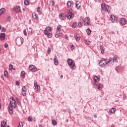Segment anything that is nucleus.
<instances>
[{"label":"nucleus","instance_id":"nucleus-39","mask_svg":"<svg viewBox=\"0 0 127 127\" xmlns=\"http://www.w3.org/2000/svg\"><path fill=\"white\" fill-rule=\"evenodd\" d=\"M4 76L5 77H7V71L6 70L4 71Z\"/></svg>","mask_w":127,"mask_h":127},{"label":"nucleus","instance_id":"nucleus-56","mask_svg":"<svg viewBox=\"0 0 127 127\" xmlns=\"http://www.w3.org/2000/svg\"><path fill=\"white\" fill-rule=\"evenodd\" d=\"M54 60H58V59H57V57L56 56H55Z\"/></svg>","mask_w":127,"mask_h":127},{"label":"nucleus","instance_id":"nucleus-45","mask_svg":"<svg viewBox=\"0 0 127 127\" xmlns=\"http://www.w3.org/2000/svg\"><path fill=\"white\" fill-rule=\"evenodd\" d=\"M112 60H113V59L110 58V59H109L108 61H107V64H109V63H110V62H111V61H112Z\"/></svg>","mask_w":127,"mask_h":127},{"label":"nucleus","instance_id":"nucleus-42","mask_svg":"<svg viewBox=\"0 0 127 127\" xmlns=\"http://www.w3.org/2000/svg\"><path fill=\"white\" fill-rule=\"evenodd\" d=\"M1 31L3 32H5L6 29H5V28H2Z\"/></svg>","mask_w":127,"mask_h":127},{"label":"nucleus","instance_id":"nucleus-28","mask_svg":"<svg viewBox=\"0 0 127 127\" xmlns=\"http://www.w3.org/2000/svg\"><path fill=\"white\" fill-rule=\"evenodd\" d=\"M85 43L87 45H90V42L88 40H85Z\"/></svg>","mask_w":127,"mask_h":127},{"label":"nucleus","instance_id":"nucleus-23","mask_svg":"<svg viewBox=\"0 0 127 127\" xmlns=\"http://www.w3.org/2000/svg\"><path fill=\"white\" fill-rule=\"evenodd\" d=\"M20 75L21 77H22V78H24V77L25 76V72H24V71H21Z\"/></svg>","mask_w":127,"mask_h":127},{"label":"nucleus","instance_id":"nucleus-10","mask_svg":"<svg viewBox=\"0 0 127 127\" xmlns=\"http://www.w3.org/2000/svg\"><path fill=\"white\" fill-rule=\"evenodd\" d=\"M34 84L35 89H37V90H40V86L37 84V82L36 81H35Z\"/></svg>","mask_w":127,"mask_h":127},{"label":"nucleus","instance_id":"nucleus-57","mask_svg":"<svg viewBox=\"0 0 127 127\" xmlns=\"http://www.w3.org/2000/svg\"><path fill=\"white\" fill-rule=\"evenodd\" d=\"M77 33H75V34H74V38H77Z\"/></svg>","mask_w":127,"mask_h":127},{"label":"nucleus","instance_id":"nucleus-2","mask_svg":"<svg viewBox=\"0 0 127 127\" xmlns=\"http://www.w3.org/2000/svg\"><path fill=\"white\" fill-rule=\"evenodd\" d=\"M67 63L70 67L71 70H75L76 69V65H75V63L73 62V61L71 59H68L67 61Z\"/></svg>","mask_w":127,"mask_h":127},{"label":"nucleus","instance_id":"nucleus-4","mask_svg":"<svg viewBox=\"0 0 127 127\" xmlns=\"http://www.w3.org/2000/svg\"><path fill=\"white\" fill-rule=\"evenodd\" d=\"M12 10L15 12H18L21 13L22 11H21V9L19 5H15L13 8Z\"/></svg>","mask_w":127,"mask_h":127},{"label":"nucleus","instance_id":"nucleus-34","mask_svg":"<svg viewBox=\"0 0 127 127\" xmlns=\"http://www.w3.org/2000/svg\"><path fill=\"white\" fill-rule=\"evenodd\" d=\"M77 26V23L74 22L72 24V28H75Z\"/></svg>","mask_w":127,"mask_h":127},{"label":"nucleus","instance_id":"nucleus-30","mask_svg":"<svg viewBox=\"0 0 127 127\" xmlns=\"http://www.w3.org/2000/svg\"><path fill=\"white\" fill-rule=\"evenodd\" d=\"M33 120V119H32V117H28V122H32Z\"/></svg>","mask_w":127,"mask_h":127},{"label":"nucleus","instance_id":"nucleus-21","mask_svg":"<svg viewBox=\"0 0 127 127\" xmlns=\"http://www.w3.org/2000/svg\"><path fill=\"white\" fill-rule=\"evenodd\" d=\"M6 127V122L5 121H2L1 124V127Z\"/></svg>","mask_w":127,"mask_h":127},{"label":"nucleus","instance_id":"nucleus-24","mask_svg":"<svg viewBox=\"0 0 127 127\" xmlns=\"http://www.w3.org/2000/svg\"><path fill=\"white\" fill-rule=\"evenodd\" d=\"M71 1H67V7H68V8L71 7Z\"/></svg>","mask_w":127,"mask_h":127},{"label":"nucleus","instance_id":"nucleus-1","mask_svg":"<svg viewBox=\"0 0 127 127\" xmlns=\"http://www.w3.org/2000/svg\"><path fill=\"white\" fill-rule=\"evenodd\" d=\"M13 108H16V101H15V100H14L13 97H11L10 98V104L8 106V111L9 115L12 114V110H13Z\"/></svg>","mask_w":127,"mask_h":127},{"label":"nucleus","instance_id":"nucleus-46","mask_svg":"<svg viewBox=\"0 0 127 127\" xmlns=\"http://www.w3.org/2000/svg\"><path fill=\"white\" fill-rule=\"evenodd\" d=\"M48 54H49L50 53H51V49H50V48H48Z\"/></svg>","mask_w":127,"mask_h":127},{"label":"nucleus","instance_id":"nucleus-22","mask_svg":"<svg viewBox=\"0 0 127 127\" xmlns=\"http://www.w3.org/2000/svg\"><path fill=\"white\" fill-rule=\"evenodd\" d=\"M4 8H1L0 9V15H1V14H3V13H4Z\"/></svg>","mask_w":127,"mask_h":127},{"label":"nucleus","instance_id":"nucleus-3","mask_svg":"<svg viewBox=\"0 0 127 127\" xmlns=\"http://www.w3.org/2000/svg\"><path fill=\"white\" fill-rule=\"evenodd\" d=\"M108 59H106L105 58L101 59L99 63V65L100 67H105L108 63H107V61Z\"/></svg>","mask_w":127,"mask_h":127},{"label":"nucleus","instance_id":"nucleus-48","mask_svg":"<svg viewBox=\"0 0 127 127\" xmlns=\"http://www.w3.org/2000/svg\"><path fill=\"white\" fill-rule=\"evenodd\" d=\"M4 46L5 48H7L8 45L7 44V43H5L4 45Z\"/></svg>","mask_w":127,"mask_h":127},{"label":"nucleus","instance_id":"nucleus-64","mask_svg":"<svg viewBox=\"0 0 127 127\" xmlns=\"http://www.w3.org/2000/svg\"><path fill=\"white\" fill-rule=\"evenodd\" d=\"M63 75H61V79H63Z\"/></svg>","mask_w":127,"mask_h":127},{"label":"nucleus","instance_id":"nucleus-29","mask_svg":"<svg viewBox=\"0 0 127 127\" xmlns=\"http://www.w3.org/2000/svg\"><path fill=\"white\" fill-rule=\"evenodd\" d=\"M24 3L25 5H28V4H29V2H28V1L27 0H25L24 1Z\"/></svg>","mask_w":127,"mask_h":127},{"label":"nucleus","instance_id":"nucleus-40","mask_svg":"<svg viewBox=\"0 0 127 127\" xmlns=\"http://www.w3.org/2000/svg\"><path fill=\"white\" fill-rule=\"evenodd\" d=\"M9 69H10L11 70H12V69H13V65L11 64H10L9 65Z\"/></svg>","mask_w":127,"mask_h":127},{"label":"nucleus","instance_id":"nucleus-44","mask_svg":"<svg viewBox=\"0 0 127 127\" xmlns=\"http://www.w3.org/2000/svg\"><path fill=\"white\" fill-rule=\"evenodd\" d=\"M120 22V19L118 17H117L116 18V22H117V23H118V22Z\"/></svg>","mask_w":127,"mask_h":127},{"label":"nucleus","instance_id":"nucleus-5","mask_svg":"<svg viewBox=\"0 0 127 127\" xmlns=\"http://www.w3.org/2000/svg\"><path fill=\"white\" fill-rule=\"evenodd\" d=\"M73 9L69 8V13L67 14V17L68 19L73 18L74 17V13H72Z\"/></svg>","mask_w":127,"mask_h":127},{"label":"nucleus","instance_id":"nucleus-50","mask_svg":"<svg viewBox=\"0 0 127 127\" xmlns=\"http://www.w3.org/2000/svg\"><path fill=\"white\" fill-rule=\"evenodd\" d=\"M100 48L101 50H103L105 48L103 46H100Z\"/></svg>","mask_w":127,"mask_h":127},{"label":"nucleus","instance_id":"nucleus-60","mask_svg":"<svg viewBox=\"0 0 127 127\" xmlns=\"http://www.w3.org/2000/svg\"><path fill=\"white\" fill-rule=\"evenodd\" d=\"M52 2H53V6H54V5H55V3H54V1H53Z\"/></svg>","mask_w":127,"mask_h":127},{"label":"nucleus","instance_id":"nucleus-33","mask_svg":"<svg viewBox=\"0 0 127 127\" xmlns=\"http://www.w3.org/2000/svg\"><path fill=\"white\" fill-rule=\"evenodd\" d=\"M18 127H23V125L22 124V122H20L19 123V125Z\"/></svg>","mask_w":127,"mask_h":127},{"label":"nucleus","instance_id":"nucleus-63","mask_svg":"<svg viewBox=\"0 0 127 127\" xmlns=\"http://www.w3.org/2000/svg\"><path fill=\"white\" fill-rule=\"evenodd\" d=\"M94 118H95V119H97V115H95L94 116Z\"/></svg>","mask_w":127,"mask_h":127},{"label":"nucleus","instance_id":"nucleus-31","mask_svg":"<svg viewBox=\"0 0 127 127\" xmlns=\"http://www.w3.org/2000/svg\"><path fill=\"white\" fill-rule=\"evenodd\" d=\"M26 86H23L22 88V92H26Z\"/></svg>","mask_w":127,"mask_h":127},{"label":"nucleus","instance_id":"nucleus-59","mask_svg":"<svg viewBox=\"0 0 127 127\" xmlns=\"http://www.w3.org/2000/svg\"><path fill=\"white\" fill-rule=\"evenodd\" d=\"M65 39H68V36H67V35H65Z\"/></svg>","mask_w":127,"mask_h":127},{"label":"nucleus","instance_id":"nucleus-54","mask_svg":"<svg viewBox=\"0 0 127 127\" xmlns=\"http://www.w3.org/2000/svg\"><path fill=\"white\" fill-rule=\"evenodd\" d=\"M115 70L116 71H118L119 70V66H116V68H115Z\"/></svg>","mask_w":127,"mask_h":127},{"label":"nucleus","instance_id":"nucleus-25","mask_svg":"<svg viewBox=\"0 0 127 127\" xmlns=\"http://www.w3.org/2000/svg\"><path fill=\"white\" fill-rule=\"evenodd\" d=\"M86 32H87V34L88 35H90L91 34V29H90L89 28H88L87 30H86Z\"/></svg>","mask_w":127,"mask_h":127},{"label":"nucleus","instance_id":"nucleus-36","mask_svg":"<svg viewBox=\"0 0 127 127\" xmlns=\"http://www.w3.org/2000/svg\"><path fill=\"white\" fill-rule=\"evenodd\" d=\"M112 60L113 61V63H114V62H116L117 57H113V59H112Z\"/></svg>","mask_w":127,"mask_h":127},{"label":"nucleus","instance_id":"nucleus-55","mask_svg":"<svg viewBox=\"0 0 127 127\" xmlns=\"http://www.w3.org/2000/svg\"><path fill=\"white\" fill-rule=\"evenodd\" d=\"M59 36H62V33H60V32H59Z\"/></svg>","mask_w":127,"mask_h":127},{"label":"nucleus","instance_id":"nucleus-62","mask_svg":"<svg viewBox=\"0 0 127 127\" xmlns=\"http://www.w3.org/2000/svg\"><path fill=\"white\" fill-rule=\"evenodd\" d=\"M84 118L85 120H87V119H88V117H87V116H84Z\"/></svg>","mask_w":127,"mask_h":127},{"label":"nucleus","instance_id":"nucleus-61","mask_svg":"<svg viewBox=\"0 0 127 127\" xmlns=\"http://www.w3.org/2000/svg\"><path fill=\"white\" fill-rule=\"evenodd\" d=\"M110 33H112V34H115V32L112 31L110 32Z\"/></svg>","mask_w":127,"mask_h":127},{"label":"nucleus","instance_id":"nucleus-12","mask_svg":"<svg viewBox=\"0 0 127 127\" xmlns=\"http://www.w3.org/2000/svg\"><path fill=\"white\" fill-rule=\"evenodd\" d=\"M80 2L79 1H77L75 3V6L76 7V8H77V9H80V7H81V5H80Z\"/></svg>","mask_w":127,"mask_h":127},{"label":"nucleus","instance_id":"nucleus-53","mask_svg":"<svg viewBox=\"0 0 127 127\" xmlns=\"http://www.w3.org/2000/svg\"><path fill=\"white\" fill-rule=\"evenodd\" d=\"M104 52H105V48L101 50L102 54H104Z\"/></svg>","mask_w":127,"mask_h":127},{"label":"nucleus","instance_id":"nucleus-18","mask_svg":"<svg viewBox=\"0 0 127 127\" xmlns=\"http://www.w3.org/2000/svg\"><path fill=\"white\" fill-rule=\"evenodd\" d=\"M52 31V28H50V27L48 26L46 27L45 30L44 31H47V32H48V31Z\"/></svg>","mask_w":127,"mask_h":127},{"label":"nucleus","instance_id":"nucleus-19","mask_svg":"<svg viewBox=\"0 0 127 127\" xmlns=\"http://www.w3.org/2000/svg\"><path fill=\"white\" fill-rule=\"evenodd\" d=\"M61 28H62V26L59 25L57 26V32H60L61 31Z\"/></svg>","mask_w":127,"mask_h":127},{"label":"nucleus","instance_id":"nucleus-17","mask_svg":"<svg viewBox=\"0 0 127 127\" xmlns=\"http://www.w3.org/2000/svg\"><path fill=\"white\" fill-rule=\"evenodd\" d=\"M110 20H111L112 22H114L115 20H116V17H115L114 15H111L110 17Z\"/></svg>","mask_w":127,"mask_h":127},{"label":"nucleus","instance_id":"nucleus-14","mask_svg":"<svg viewBox=\"0 0 127 127\" xmlns=\"http://www.w3.org/2000/svg\"><path fill=\"white\" fill-rule=\"evenodd\" d=\"M32 17L34 19L38 20V15L37 14L33 13V14H32Z\"/></svg>","mask_w":127,"mask_h":127},{"label":"nucleus","instance_id":"nucleus-37","mask_svg":"<svg viewBox=\"0 0 127 127\" xmlns=\"http://www.w3.org/2000/svg\"><path fill=\"white\" fill-rule=\"evenodd\" d=\"M22 95L24 97H25L26 96V91H25V92L22 91Z\"/></svg>","mask_w":127,"mask_h":127},{"label":"nucleus","instance_id":"nucleus-38","mask_svg":"<svg viewBox=\"0 0 127 127\" xmlns=\"http://www.w3.org/2000/svg\"><path fill=\"white\" fill-rule=\"evenodd\" d=\"M55 36H56V38H58V37H59V32H56Z\"/></svg>","mask_w":127,"mask_h":127},{"label":"nucleus","instance_id":"nucleus-35","mask_svg":"<svg viewBox=\"0 0 127 127\" xmlns=\"http://www.w3.org/2000/svg\"><path fill=\"white\" fill-rule=\"evenodd\" d=\"M78 25L79 27H82V26L83 25V23L79 22L78 23Z\"/></svg>","mask_w":127,"mask_h":127},{"label":"nucleus","instance_id":"nucleus-20","mask_svg":"<svg viewBox=\"0 0 127 127\" xmlns=\"http://www.w3.org/2000/svg\"><path fill=\"white\" fill-rule=\"evenodd\" d=\"M93 80L95 82H99V81H100L99 77H98V76H95L94 77Z\"/></svg>","mask_w":127,"mask_h":127},{"label":"nucleus","instance_id":"nucleus-11","mask_svg":"<svg viewBox=\"0 0 127 127\" xmlns=\"http://www.w3.org/2000/svg\"><path fill=\"white\" fill-rule=\"evenodd\" d=\"M44 33L45 35H47L48 38H51L52 37V34L47 32V31H44Z\"/></svg>","mask_w":127,"mask_h":127},{"label":"nucleus","instance_id":"nucleus-52","mask_svg":"<svg viewBox=\"0 0 127 127\" xmlns=\"http://www.w3.org/2000/svg\"><path fill=\"white\" fill-rule=\"evenodd\" d=\"M38 12H40V7H38L37 9Z\"/></svg>","mask_w":127,"mask_h":127},{"label":"nucleus","instance_id":"nucleus-8","mask_svg":"<svg viewBox=\"0 0 127 127\" xmlns=\"http://www.w3.org/2000/svg\"><path fill=\"white\" fill-rule=\"evenodd\" d=\"M121 23L122 25H126L127 24V19L125 18H122L121 19Z\"/></svg>","mask_w":127,"mask_h":127},{"label":"nucleus","instance_id":"nucleus-7","mask_svg":"<svg viewBox=\"0 0 127 127\" xmlns=\"http://www.w3.org/2000/svg\"><path fill=\"white\" fill-rule=\"evenodd\" d=\"M84 25H89L90 24V20L88 17H85L83 20Z\"/></svg>","mask_w":127,"mask_h":127},{"label":"nucleus","instance_id":"nucleus-51","mask_svg":"<svg viewBox=\"0 0 127 127\" xmlns=\"http://www.w3.org/2000/svg\"><path fill=\"white\" fill-rule=\"evenodd\" d=\"M80 40V38L79 37H77L76 38V41L78 42Z\"/></svg>","mask_w":127,"mask_h":127},{"label":"nucleus","instance_id":"nucleus-6","mask_svg":"<svg viewBox=\"0 0 127 127\" xmlns=\"http://www.w3.org/2000/svg\"><path fill=\"white\" fill-rule=\"evenodd\" d=\"M29 70L32 72H36L37 68L34 65L31 64L29 66Z\"/></svg>","mask_w":127,"mask_h":127},{"label":"nucleus","instance_id":"nucleus-9","mask_svg":"<svg viewBox=\"0 0 127 127\" xmlns=\"http://www.w3.org/2000/svg\"><path fill=\"white\" fill-rule=\"evenodd\" d=\"M0 40H4L5 39V33H1L0 34Z\"/></svg>","mask_w":127,"mask_h":127},{"label":"nucleus","instance_id":"nucleus-26","mask_svg":"<svg viewBox=\"0 0 127 127\" xmlns=\"http://www.w3.org/2000/svg\"><path fill=\"white\" fill-rule=\"evenodd\" d=\"M52 125L54 126H57V122L55 120H52Z\"/></svg>","mask_w":127,"mask_h":127},{"label":"nucleus","instance_id":"nucleus-27","mask_svg":"<svg viewBox=\"0 0 127 127\" xmlns=\"http://www.w3.org/2000/svg\"><path fill=\"white\" fill-rule=\"evenodd\" d=\"M110 112L112 114H115V113H116V109L115 108L111 109Z\"/></svg>","mask_w":127,"mask_h":127},{"label":"nucleus","instance_id":"nucleus-32","mask_svg":"<svg viewBox=\"0 0 127 127\" xmlns=\"http://www.w3.org/2000/svg\"><path fill=\"white\" fill-rule=\"evenodd\" d=\"M54 64L56 65V66H57L58 65V60H54Z\"/></svg>","mask_w":127,"mask_h":127},{"label":"nucleus","instance_id":"nucleus-49","mask_svg":"<svg viewBox=\"0 0 127 127\" xmlns=\"http://www.w3.org/2000/svg\"><path fill=\"white\" fill-rule=\"evenodd\" d=\"M74 45H71V47H70V49L71 50H74Z\"/></svg>","mask_w":127,"mask_h":127},{"label":"nucleus","instance_id":"nucleus-47","mask_svg":"<svg viewBox=\"0 0 127 127\" xmlns=\"http://www.w3.org/2000/svg\"><path fill=\"white\" fill-rule=\"evenodd\" d=\"M11 18V17H10V16H8V17L7 18V21H9V20H10V19Z\"/></svg>","mask_w":127,"mask_h":127},{"label":"nucleus","instance_id":"nucleus-43","mask_svg":"<svg viewBox=\"0 0 127 127\" xmlns=\"http://www.w3.org/2000/svg\"><path fill=\"white\" fill-rule=\"evenodd\" d=\"M24 35L27 36V32H26V30H24Z\"/></svg>","mask_w":127,"mask_h":127},{"label":"nucleus","instance_id":"nucleus-41","mask_svg":"<svg viewBox=\"0 0 127 127\" xmlns=\"http://www.w3.org/2000/svg\"><path fill=\"white\" fill-rule=\"evenodd\" d=\"M15 84L17 86H19V85H20V82L18 81H16V82H15Z\"/></svg>","mask_w":127,"mask_h":127},{"label":"nucleus","instance_id":"nucleus-13","mask_svg":"<svg viewBox=\"0 0 127 127\" xmlns=\"http://www.w3.org/2000/svg\"><path fill=\"white\" fill-rule=\"evenodd\" d=\"M103 87H104V85H103L102 83H99L97 85V89H98V90H102Z\"/></svg>","mask_w":127,"mask_h":127},{"label":"nucleus","instance_id":"nucleus-16","mask_svg":"<svg viewBox=\"0 0 127 127\" xmlns=\"http://www.w3.org/2000/svg\"><path fill=\"white\" fill-rule=\"evenodd\" d=\"M65 17H66V14L63 13L61 14H60V18L62 20H63L65 18Z\"/></svg>","mask_w":127,"mask_h":127},{"label":"nucleus","instance_id":"nucleus-15","mask_svg":"<svg viewBox=\"0 0 127 127\" xmlns=\"http://www.w3.org/2000/svg\"><path fill=\"white\" fill-rule=\"evenodd\" d=\"M104 7H105V10H107L109 13L110 12V10H111V6L107 5L106 6H104Z\"/></svg>","mask_w":127,"mask_h":127},{"label":"nucleus","instance_id":"nucleus-58","mask_svg":"<svg viewBox=\"0 0 127 127\" xmlns=\"http://www.w3.org/2000/svg\"><path fill=\"white\" fill-rule=\"evenodd\" d=\"M20 39H21V44H22V43H23V38H20Z\"/></svg>","mask_w":127,"mask_h":127}]
</instances>
